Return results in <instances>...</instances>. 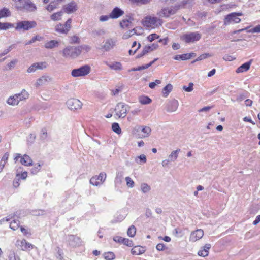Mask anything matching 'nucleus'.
<instances>
[{
    "label": "nucleus",
    "mask_w": 260,
    "mask_h": 260,
    "mask_svg": "<svg viewBox=\"0 0 260 260\" xmlns=\"http://www.w3.org/2000/svg\"><path fill=\"white\" fill-rule=\"evenodd\" d=\"M162 20L156 16H148L142 21L143 25L147 28H155L162 24Z\"/></svg>",
    "instance_id": "f257e3e1"
},
{
    "label": "nucleus",
    "mask_w": 260,
    "mask_h": 260,
    "mask_svg": "<svg viewBox=\"0 0 260 260\" xmlns=\"http://www.w3.org/2000/svg\"><path fill=\"white\" fill-rule=\"evenodd\" d=\"M181 8V5L164 7L157 12V15L161 17L168 18L175 14Z\"/></svg>",
    "instance_id": "f03ea898"
},
{
    "label": "nucleus",
    "mask_w": 260,
    "mask_h": 260,
    "mask_svg": "<svg viewBox=\"0 0 260 260\" xmlns=\"http://www.w3.org/2000/svg\"><path fill=\"white\" fill-rule=\"evenodd\" d=\"M16 8L20 10L30 12L35 11L37 7L30 0H23L22 3H18L16 5Z\"/></svg>",
    "instance_id": "7ed1b4c3"
},
{
    "label": "nucleus",
    "mask_w": 260,
    "mask_h": 260,
    "mask_svg": "<svg viewBox=\"0 0 260 260\" xmlns=\"http://www.w3.org/2000/svg\"><path fill=\"white\" fill-rule=\"evenodd\" d=\"M37 23L35 21H21L16 24L15 29L17 30H28L36 27Z\"/></svg>",
    "instance_id": "20e7f679"
},
{
    "label": "nucleus",
    "mask_w": 260,
    "mask_h": 260,
    "mask_svg": "<svg viewBox=\"0 0 260 260\" xmlns=\"http://www.w3.org/2000/svg\"><path fill=\"white\" fill-rule=\"evenodd\" d=\"M201 34L199 32H193L183 35L181 39L187 43H194L201 38Z\"/></svg>",
    "instance_id": "39448f33"
},
{
    "label": "nucleus",
    "mask_w": 260,
    "mask_h": 260,
    "mask_svg": "<svg viewBox=\"0 0 260 260\" xmlns=\"http://www.w3.org/2000/svg\"><path fill=\"white\" fill-rule=\"evenodd\" d=\"M90 71V67L88 65H84L78 69H73L71 75L74 77L85 76Z\"/></svg>",
    "instance_id": "423d86ee"
},
{
    "label": "nucleus",
    "mask_w": 260,
    "mask_h": 260,
    "mask_svg": "<svg viewBox=\"0 0 260 260\" xmlns=\"http://www.w3.org/2000/svg\"><path fill=\"white\" fill-rule=\"evenodd\" d=\"M129 107L123 103H118L115 108L116 115L119 118H124Z\"/></svg>",
    "instance_id": "0eeeda50"
},
{
    "label": "nucleus",
    "mask_w": 260,
    "mask_h": 260,
    "mask_svg": "<svg viewBox=\"0 0 260 260\" xmlns=\"http://www.w3.org/2000/svg\"><path fill=\"white\" fill-rule=\"evenodd\" d=\"M242 13H232L228 14L225 18L224 23L225 25L230 24L238 23L241 21V19L238 16H241Z\"/></svg>",
    "instance_id": "6e6552de"
},
{
    "label": "nucleus",
    "mask_w": 260,
    "mask_h": 260,
    "mask_svg": "<svg viewBox=\"0 0 260 260\" xmlns=\"http://www.w3.org/2000/svg\"><path fill=\"white\" fill-rule=\"evenodd\" d=\"M106 178V174L104 172L101 173L98 176H93L90 180V183L94 186H99L102 184Z\"/></svg>",
    "instance_id": "1a4fd4ad"
},
{
    "label": "nucleus",
    "mask_w": 260,
    "mask_h": 260,
    "mask_svg": "<svg viewBox=\"0 0 260 260\" xmlns=\"http://www.w3.org/2000/svg\"><path fill=\"white\" fill-rule=\"evenodd\" d=\"M136 130L138 133V137L140 138L148 137L151 132V128L148 126H138L136 128Z\"/></svg>",
    "instance_id": "9d476101"
},
{
    "label": "nucleus",
    "mask_w": 260,
    "mask_h": 260,
    "mask_svg": "<svg viewBox=\"0 0 260 260\" xmlns=\"http://www.w3.org/2000/svg\"><path fill=\"white\" fill-rule=\"evenodd\" d=\"M21 158L20 162L22 165L26 166H30L32 165V160L27 155L24 154L22 156H21L20 154L17 153L14 158L15 162L18 160V158Z\"/></svg>",
    "instance_id": "9b49d317"
},
{
    "label": "nucleus",
    "mask_w": 260,
    "mask_h": 260,
    "mask_svg": "<svg viewBox=\"0 0 260 260\" xmlns=\"http://www.w3.org/2000/svg\"><path fill=\"white\" fill-rule=\"evenodd\" d=\"M67 242L69 245L73 247L79 246L82 244V240L79 237L70 235L68 236Z\"/></svg>",
    "instance_id": "f8f14e48"
},
{
    "label": "nucleus",
    "mask_w": 260,
    "mask_h": 260,
    "mask_svg": "<svg viewBox=\"0 0 260 260\" xmlns=\"http://www.w3.org/2000/svg\"><path fill=\"white\" fill-rule=\"evenodd\" d=\"M67 105L71 110L79 109L82 107V103L78 99H71L67 101Z\"/></svg>",
    "instance_id": "ddd939ff"
},
{
    "label": "nucleus",
    "mask_w": 260,
    "mask_h": 260,
    "mask_svg": "<svg viewBox=\"0 0 260 260\" xmlns=\"http://www.w3.org/2000/svg\"><path fill=\"white\" fill-rule=\"evenodd\" d=\"M52 81V78L48 76H43L38 79L35 86L38 87L41 86L45 85L47 83L50 82Z\"/></svg>",
    "instance_id": "4468645a"
},
{
    "label": "nucleus",
    "mask_w": 260,
    "mask_h": 260,
    "mask_svg": "<svg viewBox=\"0 0 260 260\" xmlns=\"http://www.w3.org/2000/svg\"><path fill=\"white\" fill-rule=\"evenodd\" d=\"M115 45V41L112 39H107L101 46V49H104L106 51H108L112 49Z\"/></svg>",
    "instance_id": "2eb2a0df"
},
{
    "label": "nucleus",
    "mask_w": 260,
    "mask_h": 260,
    "mask_svg": "<svg viewBox=\"0 0 260 260\" xmlns=\"http://www.w3.org/2000/svg\"><path fill=\"white\" fill-rule=\"evenodd\" d=\"M46 68V63L44 62H37L30 66L27 69L28 73L35 72L37 70H42Z\"/></svg>",
    "instance_id": "dca6fc26"
},
{
    "label": "nucleus",
    "mask_w": 260,
    "mask_h": 260,
    "mask_svg": "<svg viewBox=\"0 0 260 260\" xmlns=\"http://www.w3.org/2000/svg\"><path fill=\"white\" fill-rule=\"evenodd\" d=\"M204 235V232L201 229H198L191 233L190 239L192 242H195L200 239Z\"/></svg>",
    "instance_id": "f3484780"
},
{
    "label": "nucleus",
    "mask_w": 260,
    "mask_h": 260,
    "mask_svg": "<svg viewBox=\"0 0 260 260\" xmlns=\"http://www.w3.org/2000/svg\"><path fill=\"white\" fill-rule=\"evenodd\" d=\"M73 47L68 46L62 50V56L66 58H74Z\"/></svg>",
    "instance_id": "a211bd4d"
},
{
    "label": "nucleus",
    "mask_w": 260,
    "mask_h": 260,
    "mask_svg": "<svg viewBox=\"0 0 260 260\" xmlns=\"http://www.w3.org/2000/svg\"><path fill=\"white\" fill-rule=\"evenodd\" d=\"M17 245L20 246V249L22 250L32 248V245L30 243L27 242L25 239L17 241Z\"/></svg>",
    "instance_id": "6ab92c4d"
},
{
    "label": "nucleus",
    "mask_w": 260,
    "mask_h": 260,
    "mask_svg": "<svg viewBox=\"0 0 260 260\" xmlns=\"http://www.w3.org/2000/svg\"><path fill=\"white\" fill-rule=\"evenodd\" d=\"M134 19L131 17H128L123 19L120 23V26L122 28H130L132 26V21Z\"/></svg>",
    "instance_id": "aec40b11"
},
{
    "label": "nucleus",
    "mask_w": 260,
    "mask_h": 260,
    "mask_svg": "<svg viewBox=\"0 0 260 260\" xmlns=\"http://www.w3.org/2000/svg\"><path fill=\"white\" fill-rule=\"evenodd\" d=\"M124 14V12L118 7L114 8L111 13L110 17L113 19H116Z\"/></svg>",
    "instance_id": "412c9836"
},
{
    "label": "nucleus",
    "mask_w": 260,
    "mask_h": 260,
    "mask_svg": "<svg viewBox=\"0 0 260 260\" xmlns=\"http://www.w3.org/2000/svg\"><path fill=\"white\" fill-rule=\"evenodd\" d=\"M76 9V4L75 2L70 3L63 7L64 12L67 13H72Z\"/></svg>",
    "instance_id": "4be33fe9"
},
{
    "label": "nucleus",
    "mask_w": 260,
    "mask_h": 260,
    "mask_svg": "<svg viewBox=\"0 0 260 260\" xmlns=\"http://www.w3.org/2000/svg\"><path fill=\"white\" fill-rule=\"evenodd\" d=\"M251 62L252 60H250L249 61L246 62L242 64L236 69V72L237 73H240L248 71L250 68Z\"/></svg>",
    "instance_id": "5701e85b"
},
{
    "label": "nucleus",
    "mask_w": 260,
    "mask_h": 260,
    "mask_svg": "<svg viewBox=\"0 0 260 260\" xmlns=\"http://www.w3.org/2000/svg\"><path fill=\"white\" fill-rule=\"evenodd\" d=\"M28 97L29 94L25 89H23L21 93L15 94V98L17 99L18 103L20 101L28 99Z\"/></svg>",
    "instance_id": "b1692460"
},
{
    "label": "nucleus",
    "mask_w": 260,
    "mask_h": 260,
    "mask_svg": "<svg viewBox=\"0 0 260 260\" xmlns=\"http://www.w3.org/2000/svg\"><path fill=\"white\" fill-rule=\"evenodd\" d=\"M59 45V42L56 40H51L47 41L44 44V47L46 49H52L57 47Z\"/></svg>",
    "instance_id": "393cba45"
},
{
    "label": "nucleus",
    "mask_w": 260,
    "mask_h": 260,
    "mask_svg": "<svg viewBox=\"0 0 260 260\" xmlns=\"http://www.w3.org/2000/svg\"><path fill=\"white\" fill-rule=\"evenodd\" d=\"M211 245L210 244H206L203 247V249L198 252V255L200 256L205 257L209 254V250L211 248Z\"/></svg>",
    "instance_id": "a878e982"
},
{
    "label": "nucleus",
    "mask_w": 260,
    "mask_h": 260,
    "mask_svg": "<svg viewBox=\"0 0 260 260\" xmlns=\"http://www.w3.org/2000/svg\"><path fill=\"white\" fill-rule=\"evenodd\" d=\"M178 107V103L176 100H173L170 102L168 104L167 110L168 112H174L175 111Z\"/></svg>",
    "instance_id": "bb28decb"
},
{
    "label": "nucleus",
    "mask_w": 260,
    "mask_h": 260,
    "mask_svg": "<svg viewBox=\"0 0 260 260\" xmlns=\"http://www.w3.org/2000/svg\"><path fill=\"white\" fill-rule=\"evenodd\" d=\"M173 89V86L171 84L167 85L162 90V94L164 97H167Z\"/></svg>",
    "instance_id": "cd10ccee"
},
{
    "label": "nucleus",
    "mask_w": 260,
    "mask_h": 260,
    "mask_svg": "<svg viewBox=\"0 0 260 260\" xmlns=\"http://www.w3.org/2000/svg\"><path fill=\"white\" fill-rule=\"evenodd\" d=\"M55 31L60 34H67L68 31L65 28L64 25L58 24L55 26Z\"/></svg>",
    "instance_id": "c85d7f7f"
},
{
    "label": "nucleus",
    "mask_w": 260,
    "mask_h": 260,
    "mask_svg": "<svg viewBox=\"0 0 260 260\" xmlns=\"http://www.w3.org/2000/svg\"><path fill=\"white\" fill-rule=\"evenodd\" d=\"M63 14V12L62 11L57 13H54L51 15V19L53 21L60 20L61 19V16H62Z\"/></svg>",
    "instance_id": "c756f323"
},
{
    "label": "nucleus",
    "mask_w": 260,
    "mask_h": 260,
    "mask_svg": "<svg viewBox=\"0 0 260 260\" xmlns=\"http://www.w3.org/2000/svg\"><path fill=\"white\" fill-rule=\"evenodd\" d=\"M106 64L108 65L111 69H113L116 71H120L122 69L121 63L118 62H116L112 64H108L106 62Z\"/></svg>",
    "instance_id": "7c9ffc66"
},
{
    "label": "nucleus",
    "mask_w": 260,
    "mask_h": 260,
    "mask_svg": "<svg viewBox=\"0 0 260 260\" xmlns=\"http://www.w3.org/2000/svg\"><path fill=\"white\" fill-rule=\"evenodd\" d=\"M139 101L143 105H146L150 104L152 102V100L148 96H141L139 97Z\"/></svg>",
    "instance_id": "2f4dec72"
},
{
    "label": "nucleus",
    "mask_w": 260,
    "mask_h": 260,
    "mask_svg": "<svg viewBox=\"0 0 260 260\" xmlns=\"http://www.w3.org/2000/svg\"><path fill=\"white\" fill-rule=\"evenodd\" d=\"M180 151V149H177L176 150L173 151L169 156V160L171 161H174L178 157V153Z\"/></svg>",
    "instance_id": "473e14b6"
},
{
    "label": "nucleus",
    "mask_w": 260,
    "mask_h": 260,
    "mask_svg": "<svg viewBox=\"0 0 260 260\" xmlns=\"http://www.w3.org/2000/svg\"><path fill=\"white\" fill-rule=\"evenodd\" d=\"M143 252V249L139 246H135L131 250V253L133 255H139Z\"/></svg>",
    "instance_id": "72a5a7b5"
},
{
    "label": "nucleus",
    "mask_w": 260,
    "mask_h": 260,
    "mask_svg": "<svg viewBox=\"0 0 260 260\" xmlns=\"http://www.w3.org/2000/svg\"><path fill=\"white\" fill-rule=\"evenodd\" d=\"M14 27V24L8 22H0V30H7L10 28Z\"/></svg>",
    "instance_id": "f704fd0d"
},
{
    "label": "nucleus",
    "mask_w": 260,
    "mask_h": 260,
    "mask_svg": "<svg viewBox=\"0 0 260 260\" xmlns=\"http://www.w3.org/2000/svg\"><path fill=\"white\" fill-rule=\"evenodd\" d=\"M7 103L10 105H18V100L15 98V94L13 96H10L7 100Z\"/></svg>",
    "instance_id": "c9c22d12"
},
{
    "label": "nucleus",
    "mask_w": 260,
    "mask_h": 260,
    "mask_svg": "<svg viewBox=\"0 0 260 260\" xmlns=\"http://www.w3.org/2000/svg\"><path fill=\"white\" fill-rule=\"evenodd\" d=\"M10 12L8 9L4 8L0 10V18L10 16Z\"/></svg>",
    "instance_id": "e433bc0d"
},
{
    "label": "nucleus",
    "mask_w": 260,
    "mask_h": 260,
    "mask_svg": "<svg viewBox=\"0 0 260 260\" xmlns=\"http://www.w3.org/2000/svg\"><path fill=\"white\" fill-rule=\"evenodd\" d=\"M136 232V229L134 225H131L127 230V235L131 237H133Z\"/></svg>",
    "instance_id": "4c0bfd02"
},
{
    "label": "nucleus",
    "mask_w": 260,
    "mask_h": 260,
    "mask_svg": "<svg viewBox=\"0 0 260 260\" xmlns=\"http://www.w3.org/2000/svg\"><path fill=\"white\" fill-rule=\"evenodd\" d=\"M212 55L209 53H205L201 55L200 56H199L196 59L192 61V63H193L197 61L202 60L204 59H205L208 57H211Z\"/></svg>",
    "instance_id": "58836bf2"
},
{
    "label": "nucleus",
    "mask_w": 260,
    "mask_h": 260,
    "mask_svg": "<svg viewBox=\"0 0 260 260\" xmlns=\"http://www.w3.org/2000/svg\"><path fill=\"white\" fill-rule=\"evenodd\" d=\"M112 130L117 133V134H119L121 132V128L117 123H114L112 125Z\"/></svg>",
    "instance_id": "ea45409f"
},
{
    "label": "nucleus",
    "mask_w": 260,
    "mask_h": 260,
    "mask_svg": "<svg viewBox=\"0 0 260 260\" xmlns=\"http://www.w3.org/2000/svg\"><path fill=\"white\" fill-rule=\"evenodd\" d=\"M141 189L143 193H147L150 190L151 188L147 184L142 183L141 185Z\"/></svg>",
    "instance_id": "a19ab883"
},
{
    "label": "nucleus",
    "mask_w": 260,
    "mask_h": 260,
    "mask_svg": "<svg viewBox=\"0 0 260 260\" xmlns=\"http://www.w3.org/2000/svg\"><path fill=\"white\" fill-rule=\"evenodd\" d=\"M19 221L18 220H13L10 224V228L14 230H16L19 228Z\"/></svg>",
    "instance_id": "79ce46f5"
},
{
    "label": "nucleus",
    "mask_w": 260,
    "mask_h": 260,
    "mask_svg": "<svg viewBox=\"0 0 260 260\" xmlns=\"http://www.w3.org/2000/svg\"><path fill=\"white\" fill-rule=\"evenodd\" d=\"M104 256L105 259L106 260H112L115 258L114 254L111 252L105 253L104 254Z\"/></svg>",
    "instance_id": "37998d69"
},
{
    "label": "nucleus",
    "mask_w": 260,
    "mask_h": 260,
    "mask_svg": "<svg viewBox=\"0 0 260 260\" xmlns=\"http://www.w3.org/2000/svg\"><path fill=\"white\" fill-rule=\"evenodd\" d=\"M135 32L134 31L133 29L129 31H127L123 34L122 38L123 39H127L133 35H135Z\"/></svg>",
    "instance_id": "c03bdc74"
},
{
    "label": "nucleus",
    "mask_w": 260,
    "mask_h": 260,
    "mask_svg": "<svg viewBox=\"0 0 260 260\" xmlns=\"http://www.w3.org/2000/svg\"><path fill=\"white\" fill-rule=\"evenodd\" d=\"M43 39V37L41 36H40L39 35L36 36L34 37L29 41H28L26 45H29L31 44L34 42H35L36 41H41Z\"/></svg>",
    "instance_id": "a18cd8bd"
},
{
    "label": "nucleus",
    "mask_w": 260,
    "mask_h": 260,
    "mask_svg": "<svg viewBox=\"0 0 260 260\" xmlns=\"http://www.w3.org/2000/svg\"><path fill=\"white\" fill-rule=\"evenodd\" d=\"M73 50L75 58L79 56L82 52L80 46L76 47H73Z\"/></svg>",
    "instance_id": "49530a36"
},
{
    "label": "nucleus",
    "mask_w": 260,
    "mask_h": 260,
    "mask_svg": "<svg viewBox=\"0 0 260 260\" xmlns=\"http://www.w3.org/2000/svg\"><path fill=\"white\" fill-rule=\"evenodd\" d=\"M173 58L175 60H178L179 59L182 60H187V53L186 54H183L182 55H177L175 56Z\"/></svg>",
    "instance_id": "de8ad7c7"
},
{
    "label": "nucleus",
    "mask_w": 260,
    "mask_h": 260,
    "mask_svg": "<svg viewBox=\"0 0 260 260\" xmlns=\"http://www.w3.org/2000/svg\"><path fill=\"white\" fill-rule=\"evenodd\" d=\"M247 32L249 33H260V24L249 29Z\"/></svg>",
    "instance_id": "09e8293b"
},
{
    "label": "nucleus",
    "mask_w": 260,
    "mask_h": 260,
    "mask_svg": "<svg viewBox=\"0 0 260 260\" xmlns=\"http://www.w3.org/2000/svg\"><path fill=\"white\" fill-rule=\"evenodd\" d=\"M125 180L126 182V185L128 187L132 188L134 186L135 183L130 177H126L125 178Z\"/></svg>",
    "instance_id": "8fccbe9b"
},
{
    "label": "nucleus",
    "mask_w": 260,
    "mask_h": 260,
    "mask_svg": "<svg viewBox=\"0 0 260 260\" xmlns=\"http://www.w3.org/2000/svg\"><path fill=\"white\" fill-rule=\"evenodd\" d=\"M41 166L39 164H37L35 165L31 169V173L32 174H36L40 170Z\"/></svg>",
    "instance_id": "3c124183"
},
{
    "label": "nucleus",
    "mask_w": 260,
    "mask_h": 260,
    "mask_svg": "<svg viewBox=\"0 0 260 260\" xmlns=\"http://www.w3.org/2000/svg\"><path fill=\"white\" fill-rule=\"evenodd\" d=\"M138 159H140V161H142L143 163H145L147 160L146 157L144 154H142L135 158V161L138 163L140 164V162H138Z\"/></svg>",
    "instance_id": "603ef678"
},
{
    "label": "nucleus",
    "mask_w": 260,
    "mask_h": 260,
    "mask_svg": "<svg viewBox=\"0 0 260 260\" xmlns=\"http://www.w3.org/2000/svg\"><path fill=\"white\" fill-rule=\"evenodd\" d=\"M146 48L148 49V52L150 51H152L157 48L158 47V45L157 44H153L151 46H145Z\"/></svg>",
    "instance_id": "864d4df0"
},
{
    "label": "nucleus",
    "mask_w": 260,
    "mask_h": 260,
    "mask_svg": "<svg viewBox=\"0 0 260 260\" xmlns=\"http://www.w3.org/2000/svg\"><path fill=\"white\" fill-rule=\"evenodd\" d=\"M47 137V132L45 128H43L41 130L40 134V139L41 140H45Z\"/></svg>",
    "instance_id": "5fc2aeb1"
},
{
    "label": "nucleus",
    "mask_w": 260,
    "mask_h": 260,
    "mask_svg": "<svg viewBox=\"0 0 260 260\" xmlns=\"http://www.w3.org/2000/svg\"><path fill=\"white\" fill-rule=\"evenodd\" d=\"M123 86H116V88L112 91L113 95H116L122 91Z\"/></svg>",
    "instance_id": "6e6d98bb"
},
{
    "label": "nucleus",
    "mask_w": 260,
    "mask_h": 260,
    "mask_svg": "<svg viewBox=\"0 0 260 260\" xmlns=\"http://www.w3.org/2000/svg\"><path fill=\"white\" fill-rule=\"evenodd\" d=\"M193 84L191 82L189 83L188 87L186 86H184L183 87V89L186 92H191L193 90Z\"/></svg>",
    "instance_id": "4d7b16f0"
},
{
    "label": "nucleus",
    "mask_w": 260,
    "mask_h": 260,
    "mask_svg": "<svg viewBox=\"0 0 260 260\" xmlns=\"http://www.w3.org/2000/svg\"><path fill=\"white\" fill-rule=\"evenodd\" d=\"M71 23H72V19L71 18L69 19L65 23L64 26L65 27L66 29L69 32L70 30L71 27Z\"/></svg>",
    "instance_id": "13d9d810"
},
{
    "label": "nucleus",
    "mask_w": 260,
    "mask_h": 260,
    "mask_svg": "<svg viewBox=\"0 0 260 260\" xmlns=\"http://www.w3.org/2000/svg\"><path fill=\"white\" fill-rule=\"evenodd\" d=\"M56 8V5L54 2H51L50 4L46 7V9L51 12L54 10Z\"/></svg>",
    "instance_id": "bf43d9fd"
},
{
    "label": "nucleus",
    "mask_w": 260,
    "mask_h": 260,
    "mask_svg": "<svg viewBox=\"0 0 260 260\" xmlns=\"http://www.w3.org/2000/svg\"><path fill=\"white\" fill-rule=\"evenodd\" d=\"M135 32V34L137 35H140L143 33V29L141 27H136L133 28Z\"/></svg>",
    "instance_id": "052dcab7"
},
{
    "label": "nucleus",
    "mask_w": 260,
    "mask_h": 260,
    "mask_svg": "<svg viewBox=\"0 0 260 260\" xmlns=\"http://www.w3.org/2000/svg\"><path fill=\"white\" fill-rule=\"evenodd\" d=\"M159 38V36L156 34H152L147 37V39L150 42H152L155 39Z\"/></svg>",
    "instance_id": "680f3d73"
},
{
    "label": "nucleus",
    "mask_w": 260,
    "mask_h": 260,
    "mask_svg": "<svg viewBox=\"0 0 260 260\" xmlns=\"http://www.w3.org/2000/svg\"><path fill=\"white\" fill-rule=\"evenodd\" d=\"M122 243L129 247H132L133 245L132 241L127 238H124Z\"/></svg>",
    "instance_id": "e2e57ef3"
},
{
    "label": "nucleus",
    "mask_w": 260,
    "mask_h": 260,
    "mask_svg": "<svg viewBox=\"0 0 260 260\" xmlns=\"http://www.w3.org/2000/svg\"><path fill=\"white\" fill-rule=\"evenodd\" d=\"M19 172L18 171V170H17V173L16 174V177H18L20 175L21 176V178L22 179H25L26 177H27V172L26 171H24L23 173L21 174V175L19 174Z\"/></svg>",
    "instance_id": "0e129e2a"
},
{
    "label": "nucleus",
    "mask_w": 260,
    "mask_h": 260,
    "mask_svg": "<svg viewBox=\"0 0 260 260\" xmlns=\"http://www.w3.org/2000/svg\"><path fill=\"white\" fill-rule=\"evenodd\" d=\"M80 38L77 36H73L71 38V43H79Z\"/></svg>",
    "instance_id": "69168bd1"
},
{
    "label": "nucleus",
    "mask_w": 260,
    "mask_h": 260,
    "mask_svg": "<svg viewBox=\"0 0 260 260\" xmlns=\"http://www.w3.org/2000/svg\"><path fill=\"white\" fill-rule=\"evenodd\" d=\"M235 58H236L235 57L231 56V55H225L223 57V59L224 60L228 61H231L234 60L235 59Z\"/></svg>",
    "instance_id": "338daca9"
},
{
    "label": "nucleus",
    "mask_w": 260,
    "mask_h": 260,
    "mask_svg": "<svg viewBox=\"0 0 260 260\" xmlns=\"http://www.w3.org/2000/svg\"><path fill=\"white\" fill-rule=\"evenodd\" d=\"M17 61L16 60H14L11 61L8 64V70H10L12 69H13L15 65V64L17 63Z\"/></svg>",
    "instance_id": "774afa93"
}]
</instances>
